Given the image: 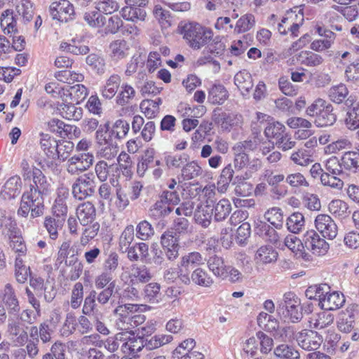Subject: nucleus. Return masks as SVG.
Listing matches in <instances>:
<instances>
[{
	"label": "nucleus",
	"instance_id": "obj_1",
	"mask_svg": "<svg viewBox=\"0 0 359 359\" xmlns=\"http://www.w3.org/2000/svg\"><path fill=\"white\" fill-rule=\"evenodd\" d=\"M33 174L34 184L23 193L18 215L27 217L30 213L31 218L34 219L44 213V196L49 194L50 184L40 169H34Z\"/></svg>",
	"mask_w": 359,
	"mask_h": 359
},
{
	"label": "nucleus",
	"instance_id": "obj_2",
	"mask_svg": "<svg viewBox=\"0 0 359 359\" xmlns=\"http://www.w3.org/2000/svg\"><path fill=\"white\" fill-rule=\"evenodd\" d=\"M135 236V228L132 224L126 226L119 237L118 245L122 252L127 253L130 262H147L149 257V245L143 242L130 245Z\"/></svg>",
	"mask_w": 359,
	"mask_h": 359
},
{
	"label": "nucleus",
	"instance_id": "obj_3",
	"mask_svg": "<svg viewBox=\"0 0 359 359\" xmlns=\"http://www.w3.org/2000/svg\"><path fill=\"white\" fill-rule=\"evenodd\" d=\"M277 311L288 317L293 323L299 322L303 317L300 299L292 292L284 294L283 300L278 305Z\"/></svg>",
	"mask_w": 359,
	"mask_h": 359
},
{
	"label": "nucleus",
	"instance_id": "obj_4",
	"mask_svg": "<svg viewBox=\"0 0 359 359\" xmlns=\"http://www.w3.org/2000/svg\"><path fill=\"white\" fill-rule=\"evenodd\" d=\"M72 192L74 198L79 201L92 196L95 192L93 175L86 173L78 177L72 185Z\"/></svg>",
	"mask_w": 359,
	"mask_h": 359
},
{
	"label": "nucleus",
	"instance_id": "obj_5",
	"mask_svg": "<svg viewBox=\"0 0 359 359\" xmlns=\"http://www.w3.org/2000/svg\"><path fill=\"white\" fill-rule=\"evenodd\" d=\"M212 120L217 124L222 131L230 132L233 128L241 127L243 122L241 114L226 113L220 108H215L212 114Z\"/></svg>",
	"mask_w": 359,
	"mask_h": 359
},
{
	"label": "nucleus",
	"instance_id": "obj_6",
	"mask_svg": "<svg viewBox=\"0 0 359 359\" xmlns=\"http://www.w3.org/2000/svg\"><path fill=\"white\" fill-rule=\"evenodd\" d=\"M57 205L53 207V214L52 216L46 217L43 226L49 233L50 238L55 240L58 237V231L62 230L66 220V214L67 211V206H61L59 212H57Z\"/></svg>",
	"mask_w": 359,
	"mask_h": 359
},
{
	"label": "nucleus",
	"instance_id": "obj_7",
	"mask_svg": "<svg viewBox=\"0 0 359 359\" xmlns=\"http://www.w3.org/2000/svg\"><path fill=\"white\" fill-rule=\"evenodd\" d=\"M302 245L317 256L325 255L330 248L327 242L313 230L308 231L304 235Z\"/></svg>",
	"mask_w": 359,
	"mask_h": 359
},
{
	"label": "nucleus",
	"instance_id": "obj_8",
	"mask_svg": "<svg viewBox=\"0 0 359 359\" xmlns=\"http://www.w3.org/2000/svg\"><path fill=\"white\" fill-rule=\"evenodd\" d=\"M179 28L181 33L184 35L187 43L194 49H199L201 46L202 40V26L198 23L180 22Z\"/></svg>",
	"mask_w": 359,
	"mask_h": 359
},
{
	"label": "nucleus",
	"instance_id": "obj_9",
	"mask_svg": "<svg viewBox=\"0 0 359 359\" xmlns=\"http://www.w3.org/2000/svg\"><path fill=\"white\" fill-rule=\"evenodd\" d=\"M315 227L324 238L333 240L338 233V226L334 220L328 215L319 214L316 216Z\"/></svg>",
	"mask_w": 359,
	"mask_h": 359
},
{
	"label": "nucleus",
	"instance_id": "obj_10",
	"mask_svg": "<svg viewBox=\"0 0 359 359\" xmlns=\"http://www.w3.org/2000/svg\"><path fill=\"white\" fill-rule=\"evenodd\" d=\"M295 337L299 346L306 351L317 350L323 342L321 335L311 330H303Z\"/></svg>",
	"mask_w": 359,
	"mask_h": 359
},
{
	"label": "nucleus",
	"instance_id": "obj_11",
	"mask_svg": "<svg viewBox=\"0 0 359 359\" xmlns=\"http://www.w3.org/2000/svg\"><path fill=\"white\" fill-rule=\"evenodd\" d=\"M49 11L53 19L60 22L72 20L74 15V6L68 0L52 3L49 7Z\"/></svg>",
	"mask_w": 359,
	"mask_h": 359
},
{
	"label": "nucleus",
	"instance_id": "obj_12",
	"mask_svg": "<svg viewBox=\"0 0 359 359\" xmlns=\"http://www.w3.org/2000/svg\"><path fill=\"white\" fill-rule=\"evenodd\" d=\"M282 19L283 22L285 23L287 30L291 32V35L297 36L299 29L304 22L302 9L299 6H295L287 11Z\"/></svg>",
	"mask_w": 359,
	"mask_h": 359
},
{
	"label": "nucleus",
	"instance_id": "obj_13",
	"mask_svg": "<svg viewBox=\"0 0 359 359\" xmlns=\"http://www.w3.org/2000/svg\"><path fill=\"white\" fill-rule=\"evenodd\" d=\"M180 238L168 229L161 237V243L167 258L173 260L178 257Z\"/></svg>",
	"mask_w": 359,
	"mask_h": 359
},
{
	"label": "nucleus",
	"instance_id": "obj_14",
	"mask_svg": "<svg viewBox=\"0 0 359 359\" xmlns=\"http://www.w3.org/2000/svg\"><path fill=\"white\" fill-rule=\"evenodd\" d=\"M2 301L5 305L8 314L17 316L20 311L18 299L12 285L6 284L4 290Z\"/></svg>",
	"mask_w": 359,
	"mask_h": 359
},
{
	"label": "nucleus",
	"instance_id": "obj_15",
	"mask_svg": "<svg viewBox=\"0 0 359 359\" xmlns=\"http://www.w3.org/2000/svg\"><path fill=\"white\" fill-rule=\"evenodd\" d=\"M334 59L336 62L346 67H359V46H355L347 51H337L335 53Z\"/></svg>",
	"mask_w": 359,
	"mask_h": 359
},
{
	"label": "nucleus",
	"instance_id": "obj_16",
	"mask_svg": "<svg viewBox=\"0 0 359 359\" xmlns=\"http://www.w3.org/2000/svg\"><path fill=\"white\" fill-rule=\"evenodd\" d=\"M170 208L163 200L157 201L149 210V216L156 221H158V225L163 226L165 225V217L172 212Z\"/></svg>",
	"mask_w": 359,
	"mask_h": 359
},
{
	"label": "nucleus",
	"instance_id": "obj_17",
	"mask_svg": "<svg viewBox=\"0 0 359 359\" xmlns=\"http://www.w3.org/2000/svg\"><path fill=\"white\" fill-rule=\"evenodd\" d=\"M160 165H163V163L160 160L155 159L154 150L153 149H147L137 163V173L140 177H143L149 169Z\"/></svg>",
	"mask_w": 359,
	"mask_h": 359
},
{
	"label": "nucleus",
	"instance_id": "obj_18",
	"mask_svg": "<svg viewBox=\"0 0 359 359\" xmlns=\"http://www.w3.org/2000/svg\"><path fill=\"white\" fill-rule=\"evenodd\" d=\"M76 216L82 226H88L95 222L96 209L92 203L84 202L77 207Z\"/></svg>",
	"mask_w": 359,
	"mask_h": 359
},
{
	"label": "nucleus",
	"instance_id": "obj_19",
	"mask_svg": "<svg viewBox=\"0 0 359 359\" xmlns=\"http://www.w3.org/2000/svg\"><path fill=\"white\" fill-rule=\"evenodd\" d=\"M224 50V45L220 41L219 37H215L212 41H208L207 46L205 48V51L207 53H210L212 56L203 55V65L212 64L215 66H220L218 61L214 59L213 56L221 55Z\"/></svg>",
	"mask_w": 359,
	"mask_h": 359
},
{
	"label": "nucleus",
	"instance_id": "obj_20",
	"mask_svg": "<svg viewBox=\"0 0 359 359\" xmlns=\"http://www.w3.org/2000/svg\"><path fill=\"white\" fill-rule=\"evenodd\" d=\"M234 83L241 90L243 96L246 97L254 85L252 74L247 69H243L235 75Z\"/></svg>",
	"mask_w": 359,
	"mask_h": 359
},
{
	"label": "nucleus",
	"instance_id": "obj_21",
	"mask_svg": "<svg viewBox=\"0 0 359 359\" xmlns=\"http://www.w3.org/2000/svg\"><path fill=\"white\" fill-rule=\"evenodd\" d=\"M344 302L345 298L343 294L330 290L320 302V307L326 311L336 310L342 306Z\"/></svg>",
	"mask_w": 359,
	"mask_h": 359
},
{
	"label": "nucleus",
	"instance_id": "obj_22",
	"mask_svg": "<svg viewBox=\"0 0 359 359\" xmlns=\"http://www.w3.org/2000/svg\"><path fill=\"white\" fill-rule=\"evenodd\" d=\"M348 95V88L344 84L333 86L329 90L330 99L333 102L341 104L344 101L347 106H351L353 103V99L351 96L347 97Z\"/></svg>",
	"mask_w": 359,
	"mask_h": 359
},
{
	"label": "nucleus",
	"instance_id": "obj_23",
	"mask_svg": "<svg viewBox=\"0 0 359 359\" xmlns=\"http://www.w3.org/2000/svg\"><path fill=\"white\" fill-rule=\"evenodd\" d=\"M355 313L352 308H347L340 312L337 320V327L341 332H350L354 327Z\"/></svg>",
	"mask_w": 359,
	"mask_h": 359
},
{
	"label": "nucleus",
	"instance_id": "obj_24",
	"mask_svg": "<svg viewBox=\"0 0 359 359\" xmlns=\"http://www.w3.org/2000/svg\"><path fill=\"white\" fill-rule=\"evenodd\" d=\"M341 161L344 169L353 173L359 172V145L355 151L344 152Z\"/></svg>",
	"mask_w": 359,
	"mask_h": 359
},
{
	"label": "nucleus",
	"instance_id": "obj_25",
	"mask_svg": "<svg viewBox=\"0 0 359 359\" xmlns=\"http://www.w3.org/2000/svg\"><path fill=\"white\" fill-rule=\"evenodd\" d=\"M130 277L131 278L130 282L133 284L135 281L146 283L152 278V275L150 269L146 265L133 264Z\"/></svg>",
	"mask_w": 359,
	"mask_h": 359
},
{
	"label": "nucleus",
	"instance_id": "obj_26",
	"mask_svg": "<svg viewBox=\"0 0 359 359\" xmlns=\"http://www.w3.org/2000/svg\"><path fill=\"white\" fill-rule=\"evenodd\" d=\"M203 193L205 197H207L206 205L205 209L203 208V227L208 226L210 223V219L213 212V208H212V204H213V198L215 195V186L210 185L205 186L203 188Z\"/></svg>",
	"mask_w": 359,
	"mask_h": 359
},
{
	"label": "nucleus",
	"instance_id": "obj_27",
	"mask_svg": "<svg viewBox=\"0 0 359 359\" xmlns=\"http://www.w3.org/2000/svg\"><path fill=\"white\" fill-rule=\"evenodd\" d=\"M229 97V93L222 84H214L208 91V101L212 104H222Z\"/></svg>",
	"mask_w": 359,
	"mask_h": 359
},
{
	"label": "nucleus",
	"instance_id": "obj_28",
	"mask_svg": "<svg viewBox=\"0 0 359 359\" xmlns=\"http://www.w3.org/2000/svg\"><path fill=\"white\" fill-rule=\"evenodd\" d=\"M321 109L322 111L315 119L316 126L323 128L332 126L337 120V116L333 113L332 106L327 104L324 109Z\"/></svg>",
	"mask_w": 359,
	"mask_h": 359
},
{
	"label": "nucleus",
	"instance_id": "obj_29",
	"mask_svg": "<svg viewBox=\"0 0 359 359\" xmlns=\"http://www.w3.org/2000/svg\"><path fill=\"white\" fill-rule=\"evenodd\" d=\"M278 252L270 245L261 246L256 252L255 259L257 263L270 264L276 261Z\"/></svg>",
	"mask_w": 359,
	"mask_h": 359
},
{
	"label": "nucleus",
	"instance_id": "obj_30",
	"mask_svg": "<svg viewBox=\"0 0 359 359\" xmlns=\"http://www.w3.org/2000/svg\"><path fill=\"white\" fill-rule=\"evenodd\" d=\"M40 136V144L41 149L48 158L55 159L58 141L48 134L41 133Z\"/></svg>",
	"mask_w": 359,
	"mask_h": 359
},
{
	"label": "nucleus",
	"instance_id": "obj_31",
	"mask_svg": "<svg viewBox=\"0 0 359 359\" xmlns=\"http://www.w3.org/2000/svg\"><path fill=\"white\" fill-rule=\"evenodd\" d=\"M172 337L169 334H156L144 339L145 352L157 349L159 347L170 342Z\"/></svg>",
	"mask_w": 359,
	"mask_h": 359
},
{
	"label": "nucleus",
	"instance_id": "obj_32",
	"mask_svg": "<svg viewBox=\"0 0 359 359\" xmlns=\"http://www.w3.org/2000/svg\"><path fill=\"white\" fill-rule=\"evenodd\" d=\"M144 299L150 304H158L162 299L161 285L157 283H150L144 286L143 290Z\"/></svg>",
	"mask_w": 359,
	"mask_h": 359
},
{
	"label": "nucleus",
	"instance_id": "obj_33",
	"mask_svg": "<svg viewBox=\"0 0 359 359\" xmlns=\"http://www.w3.org/2000/svg\"><path fill=\"white\" fill-rule=\"evenodd\" d=\"M16 11L24 24L29 22L34 15L33 4L30 0H21L16 6Z\"/></svg>",
	"mask_w": 359,
	"mask_h": 359
},
{
	"label": "nucleus",
	"instance_id": "obj_34",
	"mask_svg": "<svg viewBox=\"0 0 359 359\" xmlns=\"http://www.w3.org/2000/svg\"><path fill=\"white\" fill-rule=\"evenodd\" d=\"M121 13L124 19L133 22H137L138 20L144 21L147 16V13L144 9L132 6L123 8Z\"/></svg>",
	"mask_w": 359,
	"mask_h": 359
},
{
	"label": "nucleus",
	"instance_id": "obj_35",
	"mask_svg": "<svg viewBox=\"0 0 359 359\" xmlns=\"http://www.w3.org/2000/svg\"><path fill=\"white\" fill-rule=\"evenodd\" d=\"M119 170L118 167L116 165H109L104 161H99L95 165V172L98 180L104 182L107 181L109 176L110 172H118Z\"/></svg>",
	"mask_w": 359,
	"mask_h": 359
},
{
	"label": "nucleus",
	"instance_id": "obj_36",
	"mask_svg": "<svg viewBox=\"0 0 359 359\" xmlns=\"http://www.w3.org/2000/svg\"><path fill=\"white\" fill-rule=\"evenodd\" d=\"M162 100L160 97L156 100L146 99L140 103V109L148 118L155 117L159 111V105Z\"/></svg>",
	"mask_w": 359,
	"mask_h": 359
},
{
	"label": "nucleus",
	"instance_id": "obj_37",
	"mask_svg": "<svg viewBox=\"0 0 359 359\" xmlns=\"http://www.w3.org/2000/svg\"><path fill=\"white\" fill-rule=\"evenodd\" d=\"M1 27L5 34H12L17 32L16 19L12 10L4 11L1 16Z\"/></svg>",
	"mask_w": 359,
	"mask_h": 359
},
{
	"label": "nucleus",
	"instance_id": "obj_38",
	"mask_svg": "<svg viewBox=\"0 0 359 359\" xmlns=\"http://www.w3.org/2000/svg\"><path fill=\"white\" fill-rule=\"evenodd\" d=\"M59 110L62 117L66 119L79 121L82 118V109L74 104H62Z\"/></svg>",
	"mask_w": 359,
	"mask_h": 359
},
{
	"label": "nucleus",
	"instance_id": "obj_39",
	"mask_svg": "<svg viewBox=\"0 0 359 359\" xmlns=\"http://www.w3.org/2000/svg\"><path fill=\"white\" fill-rule=\"evenodd\" d=\"M96 140L99 145H104L113 142H116L112 131L110 130L109 122L104 125H100L96 131Z\"/></svg>",
	"mask_w": 359,
	"mask_h": 359
},
{
	"label": "nucleus",
	"instance_id": "obj_40",
	"mask_svg": "<svg viewBox=\"0 0 359 359\" xmlns=\"http://www.w3.org/2000/svg\"><path fill=\"white\" fill-rule=\"evenodd\" d=\"M8 332L10 335L16 338L18 344H24L28 340L27 332L21 327L20 322L17 320H9Z\"/></svg>",
	"mask_w": 359,
	"mask_h": 359
},
{
	"label": "nucleus",
	"instance_id": "obj_41",
	"mask_svg": "<svg viewBox=\"0 0 359 359\" xmlns=\"http://www.w3.org/2000/svg\"><path fill=\"white\" fill-rule=\"evenodd\" d=\"M121 348L124 353L134 355L142 351L145 352L144 339L139 337H129L127 341L123 344Z\"/></svg>",
	"mask_w": 359,
	"mask_h": 359
},
{
	"label": "nucleus",
	"instance_id": "obj_42",
	"mask_svg": "<svg viewBox=\"0 0 359 359\" xmlns=\"http://www.w3.org/2000/svg\"><path fill=\"white\" fill-rule=\"evenodd\" d=\"M264 218L276 229H282L283 226V215L280 208L273 207L264 213Z\"/></svg>",
	"mask_w": 359,
	"mask_h": 359
},
{
	"label": "nucleus",
	"instance_id": "obj_43",
	"mask_svg": "<svg viewBox=\"0 0 359 359\" xmlns=\"http://www.w3.org/2000/svg\"><path fill=\"white\" fill-rule=\"evenodd\" d=\"M334 321V316L328 312L322 311L311 318V326L313 328L320 330L331 325Z\"/></svg>",
	"mask_w": 359,
	"mask_h": 359
},
{
	"label": "nucleus",
	"instance_id": "obj_44",
	"mask_svg": "<svg viewBox=\"0 0 359 359\" xmlns=\"http://www.w3.org/2000/svg\"><path fill=\"white\" fill-rule=\"evenodd\" d=\"M304 217L302 213L299 212L292 213L287 219V228L288 231L293 233H298L300 232L304 228Z\"/></svg>",
	"mask_w": 359,
	"mask_h": 359
},
{
	"label": "nucleus",
	"instance_id": "obj_45",
	"mask_svg": "<svg viewBox=\"0 0 359 359\" xmlns=\"http://www.w3.org/2000/svg\"><path fill=\"white\" fill-rule=\"evenodd\" d=\"M109 48L111 50V57L114 60H117L126 57L128 50V46L126 41L118 39L111 43Z\"/></svg>",
	"mask_w": 359,
	"mask_h": 359
},
{
	"label": "nucleus",
	"instance_id": "obj_46",
	"mask_svg": "<svg viewBox=\"0 0 359 359\" xmlns=\"http://www.w3.org/2000/svg\"><path fill=\"white\" fill-rule=\"evenodd\" d=\"M135 236L141 241H147L154 234L152 225L147 220L140 222L135 229Z\"/></svg>",
	"mask_w": 359,
	"mask_h": 359
},
{
	"label": "nucleus",
	"instance_id": "obj_47",
	"mask_svg": "<svg viewBox=\"0 0 359 359\" xmlns=\"http://www.w3.org/2000/svg\"><path fill=\"white\" fill-rule=\"evenodd\" d=\"M352 146V142L348 137H341L327 145L325 151L327 154H337L343 150L350 149Z\"/></svg>",
	"mask_w": 359,
	"mask_h": 359
},
{
	"label": "nucleus",
	"instance_id": "obj_48",
	"mask_svg": "<svg viewBox=\"0 0 359 359\" xmlns=\"http://www.w3.org/2000/svg\"><path fill=\"white\" fill-rule=\"evenodd\" d=\"M330 213L341 218H345L349 214L348 204L340 199L332 200L328 205Z\"/></svg>",
	"mask_w": 359,
	"mask_h": 359
},
{
	"label": "nucleus",
	"instance_id": "obj_49",
	"mask_svg": "<svg viewBox=\"0 0 359 359\" xmlns=\"http://www.w3.org/2000/svg\"><path fill=\"white\" fill-rule=\"evenodd\" d=\"M212 208L215 211V219L222 221L224 219L231 210V205L229 200L222 199L215 206L212 204Z\"/></svg>",
	"mask_w": 359,
	"mask_h": 359
},
{
	"label": "nucleus",
	"instance_id": "obj_50",
	"mask_svg": "<svg viewBox=\"0 0 359 359\" xmlns=\"http://www.w3.org/2000/svg\"><path fill=\"white\" fill-rule=\"evenodd\" d=\"M255 25V16L251 13H247L237 20L234 31L237 33H244L253 28Z\"/></svg>",
	"mask_w": 359,
	"mask_h": 359
},
{
	"label": "nucleus",
	"instance_id": "obj_51",
	"mask_svg": "<svg viewBox=\"0 0 359 359\" xmlns=\"http://www.w3.org/2000/svg\"><path fill=\"white\" fill-rule=\"evenodd\" d=\"M285 126L279 123L274 122L269 123L264 130V134L269 139H274L276 141L283 138V135L286 133Z\"/></svg>",
	"mask_w": 359,
	"mask_h": 359
},
{
	"label": "nucleus",
	"instance_id": "obj_52",
	"mask_svg": "<svg viewBox=\"0 0 359 359\" xmlns=\"http://www.w3.org/2000/svg\"><path fill=\"white\" fill-rule=\"evenodd\" d=\"M55 77L59 81L67 83H72L74 81H82L84 78L82 74L72 72L68 69H65L55 72Z\"/></svg>",
	"mask_w": 359,
	"mask_h": 359
},
{
	"label": "nucleus",
	"instance_id": "obj_53",
	"mask_svg": "<svg viewBox=\"0 0 359 359\" xmlns=\"http://www.w3.org/2000/svg\"><path fill=\"white\" fill-rule=\"evenodd\" d=\"M331 77L328 74L317 69H313V72H309V83L315 85L317 87H323L330 83Z\"/></svg>",
	"mask_w": 359,
	"mask_h": 359
},
{
	"label": "nucleus",
	"instance_id": "obj_54",
	"mask_svg": "<svg viewBox=\"0 0 359 359\" xmlns=\"http://www.w3.org/2000/svg\"><path fill=\"white\" fill-rule=\"evenodd\" d=\"M259 233L262 236L269 242L279 245L280 243V235L273 228L271 227L266 223H263L259 229Z\"/></svg>",
	"mask_w": 359,
	"mask_h": 359
},
{
	"label": "nucleus",
	"instance_id": "obj_55",
	"mask_svg": "<svg viewBox=\"0 0 359 359\" xmlns=\"http://www.w3.org/2000/svg\"><path fill=\"white\" fill-rule=\"evenodd\" d=\"M208 266L216 276H222L227 273L222 258L217 255L210 257L208 259Z\"/></svg>",
	"mask_w": 359,
	"mask_h": 359
},
{
	"label": "nucleus",
	"instance_id": "obj_56",
	"mask_svg": "<svg viewBox=\"0 0 359 359\" xmlns=\"http://www.w3.org/2000/svg\"><path fill=\"white\" fill-rule=\"evenodd\" d=\"M100 227V224L97 222H93L92 224L86 226L83 229L82 236L80 239L81 244L83 246L86 245L90 240L97 235Z\"/></svg>",
	"mask_w": 359,
	"mask_h": 359
},
{
	"label": "nucleus",
	"instance_id": "obj_57",
	"mask_svg": "<svg viewBox=\"0 0 359 359\" xmlns=\"http://www.w3.org/2000/svg\"><path fill=\"white\" fill-rule=\"evenodd\" d=\"M130 129L129 123L123 119L116 120L110 128L114 139L121 140L126 137Z\"/></svg>",
	"mask_w": 359,
	"mask_h": 359
},
{
	"label": "nucleus",
	"instance_id": "obj_58",
	"mask_svg": "<svg viewBox=\"0 0 359 359\" xmlns=\"http://www.w3.org/2000/svg\"><path fill=\"white\" fill-rule=\"evenodd\" d=\"M74 144L71 141L67 140H60L57 142V154L55 155V159H59L62 161H65L67 159L71 152L74 149Z\"/></svg>",
	"mask_w": 359,
	"mask_h": 359
},
{
	"label": "nucleus",
	"instance_id": "obj_59",
	"mask_svg": "<svg viewBox=\"0 0 359 359\" xmlns=\"http://www.w3.org/2000/svg\"><path fill=\"white\" fill-rule=\"evenodd\" d=\"M285 182L293 189L308 187L309 186L306 177L300 172L288 174L285 177Z\"/></svg>",
	"mask_w": 359,
	"mask_h": 359
},
{
	"label": "nucleus",
	"instance_id": "obj_60",
	"mask_svg": "<svg viewBox=\"0 0 359 359\" xmlns=\"http://www.w3.org/2000/svg\"><path fill=\"white\" fill-rule=\"evenodd\" d=\"M102 291L96 293V299L102 304L104 305L109 302L111 297H114L118 290L116 287V281L109 284L105 289H101Z\"/></svg>",
	"mask_w": 359,
	"mask_h": 359
},
{
	"label": "nucleus",
	"instance_id": "obj_61",
	"mask_svg": "<svg viewBox=\"0 0 359 359\" xmlns=\"http://www.w3.org/2000/svg\"><path fill=\"white\" fill-rule=\"evenodd\" d=\"M345 124L351 130L359 128V102L346 113Z\"/></svg>",
	"mask_w": 359,
	"mask_h": 359
},
{
	"label": "nucleus",
	"instance_id": "obj_62",
	"mask_svg": "<svg viewBox=\"0 0 359 359\" xmlns=\"http://www.w3.org/2000/svg\"><path fill=\"white\" fill-rule=\"evenodd\" d=\"M196 342L193 339H187L183 341L173 351L172 357L177 359H181L187 356L195 346Z\"/></svg>",
	"mask_w": 359,
	"mask_h": 359
},
{
	"label": "nucleus",
	"instance_id": "obj_63",
	"mask_svg": "<svg viewBox=\"0 0 359 359\" xmlns=\"http://www.w3.org/2000/svg\"><path fill=\"white\" fill-rule=\"evenodd\" d=\"M290 159L294 163L301 166H307L312 162L309 151L303 148L293 152Z\"/></svg>",
	"mask_w": 359,
	"mask_h": 359
},
{
	"label": "nucleus",
	"instance_id": "obj_64",
	"mask_svg": "<svg viewBox=\"0 0 359 359\" xmlns=\"http://www.w3.org/2000/svg\"><path fill=\"white\" fill-rule=\"evenodd\" d=\"M83 300V285L81 283H75L71 293L70 306L76 309L80 307Z\"/></svg>",
	"mask_w": 359,
	"mask_h": 359
}]
</instances>
